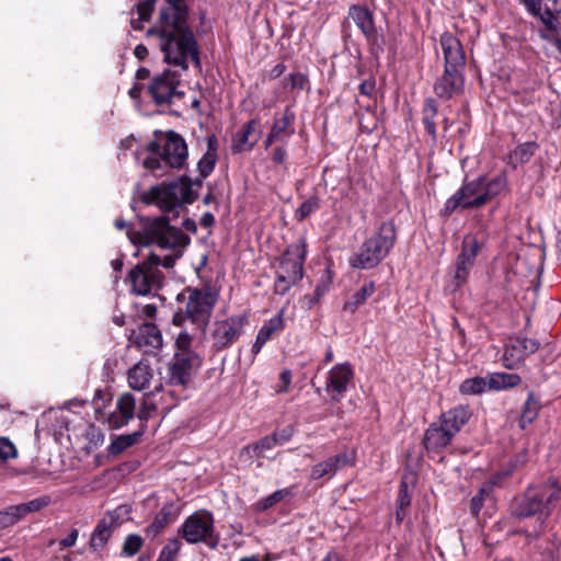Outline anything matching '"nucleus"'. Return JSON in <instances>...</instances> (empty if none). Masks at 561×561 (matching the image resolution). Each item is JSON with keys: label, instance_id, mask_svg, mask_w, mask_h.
Listing matches in <instances>:
<instances>
[{"label": "nucleus", "instance_id": "obj_1", "mask_svg": "<svg viewBox=\"0 0 561 561\" xmlns=\"http://www.w3.org/2000/svg\"><path fill=\"white\" fill-rule=\"evenodd\" d=\"M154 37L169 62L185 66L187 58L196 54L193 33L186 25V9L183 0H167L156 24L148 30Z\"/></svg>", "mask_w": 561, "mask_h": 561}, {"label": "nucleus", "instance_id": "obj_2", "mask_svg": "<svg viewBox=\"0 0 561 561\" xmlns=\"http://www.w3.org/2000/svg\"><path fill=\"white\" fill-rule=\"evenodd\" d=\"M507 186V176L500 173L492 179L479 175L474 179L465 178L460 187L446 199L440 209L442 217H450L457 210H471L484 206L499 196Z\"/></svg>", "mask_w": 561, "mask_h": 561}, {"label": "nucleus", "instance_id": "obj_3", "mask_svg": "<svg viewBox=\"0 0 561 561\" xmlns=\"http://www.w3.org/2000/svg\"><path fill=\"white\" fill-rule=\"evenodd\" d=\"M561 499V486L556 481H547L536 486L528 488L523 494L515 496L511 510L519 518L537 516L539 530L528 534L530 538H538L545 519L556 508Z\"/></svg>", "mask_w": 561, "mask_h": 561}, {"label": "nucleus", "instance_id": "obj_4", "mask_svg": "<svg viewBox=\"0 0 561 561\" xmlns=\"http://www.w3.org/2000/svg\"><path fill=\"white\" fill-rule=\"evenodd\" d=\"M169 219L159 217L148 224L144 233H128L135 244H157L161 250H171L170 254L161 256L162 266L170 268L182 255L183 249L188 243V238L180 229L170 226Z\"/></svg>", "mask_w": 561, "mask_h": 561}, {"label": "nucleus", "instance_id": "obj_5", "mask_svg": "<svg viewBox=\"0 0 561 561\" xmlns=\"http://www.w3.org/2000/svg\"><path fill=\"white\" fill-rule=\"evenodd\" d=\"M149 156L142 165L154 175L161 176L168 168L180 169L187 159V147L184 139L174 131H168L157 137L148 146Z\"/></svg>", "mask_w": 561, "mask_h": 561}, {"label": "nucleus", "instance_id": "obj_6", "mask_svg": "<svg viewBox=\"0 0 561 561\" xmlns=\"http://www.w3.org/2000/svg\"><path fill=\"white\" fill-rule=\"evenodd\" d=\"M397 242V227L392 219L382 221L377 231L367 238L348 260L353 268L371 270L392 251Z\"/></svg>", "mask_w": 561, "mask_h": 561}, {"label": "nucleus", "instance_id": "obj_7", "mask_svg": "<svg viewBox=\"0 0 561 561\" xmlns=\"http://www.w3.org/2000/svg\"><path fill=\"white\" fill-rule=\"evenodd\" d=\"M198 187L199 183L182 178L175 182L151 187L144 194L142 201L148 205H156L163 213H174L173 216L178 217L183 205L195 201Z\"/></svg>", "mask_w": 561, "mask_h": 561}, {"label": "nucleus", "instance_id": "obj_8", "mask_svg": "<svg viewBox=\"0 0 561 561\" xmlns=\"http://www.w3.org/2000/svg\"><path fill=\"white\" fill-rule=\"evenodd\" d=\"M307 256L304 240L289 244L275 265L274 294L284 296L304 277V265Z\"/></svg>", "mask_w": 561, "mask_h": 561}, {"label": "nucleus", "instance_id": "obj_9", "mask_svg": "<svg viewBox=\"0 0 561 561\" xmlns=\"http://www.w3.org/2000/svg\"><path fill=\"white\" fill-rule=\"evenodd\" d=\"M195 49V56L187 58L184 67L175 62H169L165 59V55L163 54L164 61L170 66L179 68V70H172L168 68L162 72L156 73L151 78L150 82L147 84V93L150 95V98L157 105H172L176 104L183 99L184 92L181 89L180 71H184L187 69L190 60L198 64V51L196 46Z\"/></svg>", "mask_w": 561, "mask_h": 561}, {"label": "nucleus", "instance_id": "obj_10", "mask_svg": "<svg viewBox=\"0 0 561 561\" xmlns=\"http://www.w3.org/2000/svg\"><path fill=\"white\" fill-rule=\"evenodd\" d=\"M179 534L187 543L203 542L210 548H215L219 540L213 514L206 510H198L190 515L181 525Z\"/></svg>", "mask_w": 561, "mask_h": 561}, {"label": "nucleus", "instance_id": "obj_11", "mask_svg": "<svg viewBox=\"0 0 561 561\" xmlns=\"http://www.w3.org/2000/svg\"><path fill=\"white\" fill-rule=\"evenodd\" d=\"M160 265L162 266L161 255L151 253L146 261L130 271L129 278L135 294L145 296L161 286L163 274L159 270Z\"/></svg>", "mask_w": 561, "mask_h": 561}, {"label": "nucleus", "instance_id": "obj_12", "mask_svg": "<svg viewBox=\"0 0 561 561\" xmlns=\"http://www.w3.org/2000/svg\"><path fill=\"white\" fill-rule=\"evenodd\" d=\"M348 18L353 20L355 25L364 35L369 46V51L375 56L382 53L386 45V38L376 27L374 13L367 7L352 4L348 8Z\"/></svg>", "mask_w": 561, "mask_h": 561}, {"label": "nucleus", "instance_id": "obj_13", "mask_svg": "<svg viewBox=\"0 0 561 561\" xmlns=\"http://www.w3.org/2000/svg\"><path fill=\"white\" fill-rule=\"evenodd\" d=\"M483 247V241L478 234L469 233L463 237L461 251L456 260L455 282L461 286L468 279L469 273L476 263V259Z\"/></svg>", "mask_w": 561, "mask_h": 561}, {"label": "nucleus", "instance_id": "obj_14", "mask_svg": "<svg viewBox=\"0 0 561 561\" xmlns=\"http://www.w3.org/2000/svg\"><path fill=\"white\" fill-rule=\"evenodd\" d=\"M216 300V294L210 290L192 291L186 305V318L199 329H204Z\"/></svg>", "mask_w": 561, "mask_h": 561}, {"label": "nucleus", "instance_id": "obj_15", "mask_svg": "<svg viewBox=\"0 0 561 561\" xmlns=\"http://www.w3.org/2000/svg\"><path fill=\"white\" fill-rule=\"evenodd\" d=\"M201 365V358L195 353H178L169 368L170 383L186 386Z\"/></svg>", "mask_w": 561, "mask_h": 561}, {"label": "nucleus", "instance_id": "obj_16", "mask_svg": "<svg viewBox=\"0 0 561 561\" xmlns=\"http://www.w3.org/2000/svg\"><path fill=\"white\" fill-rule=\"evenodd\" d=\"M465 87V70L444 68L433 85V91L438 99L450 100L462 93Z\"/></svg>", "mask_w": 561, "mask_h": 561}, {"label": "nucleus", "instance_id": "obj_17", "mask_svg": "<svg viewBox=\"0 0 561 561\" xmlns=\"http://www.w3.org/2000/svg\"><path fill=\"white\" fill-rule=\"evenodd\" d=\"M524 5L528 13L539 18L543 25L560 27L561 0H524Z\"/></svg>", "mask_w": 561, "mask_h": 561}, {"label": "nucleus", "instance_id": "obj_18", "mask_svg": "<svg viewBox=\"0 0 561 561\" xmlns=\"http://www.w3.org/2000/svg\"><path fill=\"white\" fill-rule=\"evenodd\" d=\"M353 377V368L347 362L336 364L330 369L325 390L332 392L333 401L339 402L343 398Z\"/></svg>", "mask_w": 561, "mask_h": 561}, {"label": "nucleus", "instance_id": "obj_19", "mask_svg": "<svg viewBox=\"0 0 561 561\" xmlns=\"http://www.w3.org/2000/svg\"><path fill=\"white\" fill-rule=\"evenodd\" d=\"M439 44L444 55V68L465 70L466 53L461 42L451 33L440 35Z\"/></svg>", "mask_w": 561, "mask_h": 561}, {"label": "nucleus", "instance_id": "obj_20", "mask_svg": "<svg viewBox=\"0 0 561 561\" xmlns=\"http://www.w3.org/2000/svg\"><path fill=\"white\" fill-rule=\"evenodd\" d=\"M454 437L453 433L437 421L425 431L422 443L428 454H438L451 443Z\"/></svg>", "mask_w": 561, "mask_h": 561}, {"label": "nucleus", "instance_id": "obj_21", "mask_svg": "<svg viewBox=\"0 0 561 561\" xmlns=\"http://www.w3.org/2000/svg\"><path fill=\"white\" fill-rule=\"evenodd\" d=\"M136 399L129 393L125 392L116 401V410L113 411L107 417V424L111 428H121L128 424L135 416Z\"/></svg>", "mask_w": 561, "mask_h": 561}, {"label": "nucleus", "instance_id": "obj_22", "mask_svg": "<svg viewBox=\"0 0 561 561\" xmlns=\"http://www.w3.org/2000/svg\"><path fill=\"white\" fill-rule=\"evenodd\" d=\"M351 462L352 461L347 453H340L325 459L322 462L312 466L310 469V479L319 480L327 476L333 477L337 470L347 465H351Z\"/></svg>", "mask_w": 561, "mask_h": 561}, {"label": "nucleus", "instance_id": "obj_23", "mask_svg": "<svg viewBox=\"0 0 561 561\" xmlns=\"http://www.w3.org/2000/svg\"><path fill=\"white\" fill-rule=\"evenodd\" d=\"M471 415L469 407L457 405L444 412L438 421L455 436L467 424Z\"/></svg>", "mask_w": 561, "mask_h": 561}, {"label": "nucleus", "instance_id": "obj_24", "mask_svg": "<svg viewBox=\"0 0 561 561\" xmlns=\"http://www.w3.org/2000/svg\"><path fill=\"white\" fill-rule=\"evenodd\" d=\"M136 342L145 352H151L162 346V335L153 323H144L137 332Z\"/></svg>", "mask_w": 561, "mask_h": 561}, {"label": "nucleus", "instance_id": "obj_25", "mask_svg": "<svg viewBox=\"0 0 561 561\" xmlns=\"http://www.w3.org/2000/svg\"><path fill=\"white\" fill-rule=\"evenodd\" d=\"M294 121V116L286 111L282 117L275 119L271 133L264 140L265 148H268L273 142H285L293 135L294 130H289Z\"/></svg>", "mask_w": 561, "mask_h": 561}, {"label": "nucleus", "instance_id": "obj_26", "mask_svg": "<svg viewBox=\"0 0 561 561\" xmlns=\"http://www.w3.org/2000/svg\"><path fill=\"white\" fill-rule=\"evenodd\" d=\"M153 377V370L146 362L135 364L128 370V385L134 390H144Z\"/></svg>", "mask_w": 561, "mask_h": 561}, {"label": "nucleus", "instance_id": "obj_27", "mask_svg": "<svg viewBox=\"0 0 561 561\" xmlns=\"http://www.w3.org/2000/svg\"><path fill=\"white\" fill-rule=\"evenodd\" d=\"M376 291L375 282L369 280L365 282L363 286L356 290L348 300L343 304V311L353 314L357 311V309L363 306L369 297H371Z\"/></svg>", "mask_w": 561, "mask_h": 561}, {"label": "nucleus", "instance_id": "obj_28", "mask_svg": "<svg viewBox=\"0 0 561 561\" xmlns=\"http://www.w3.org/2000/svg\"><path fill=\"white\" fill-rule=\"evenodd\" d=\"M438 114V105L433 98H426L422 107V122L424 128L432 141L436 144L437 141V131H436V116Z\"/></svg>", "mask_w": 561, "mask_h": 561}, {"label": "nucleus", "instance_id": "obj_29", "mask_svg": "<svg viewBox=\"0 0 561 561\" xmlns=\"http://www.w3.org/2000/svg\"><path fill=\"white\" fill-rule=\"evenodd\" d=\"M121 513L127 514V510L125 507H118L113 513H111L108 517L103 518L99 523L92 537V541L94 545H103L107 541L113 531L114 515L118 517Z\"/></svg>", "mask_w": 561, "mask_h": 561}, {"label": "nucleus", "instance_id": "obj_30", "mask_svg": "<svg viewBox=\"0 0 561 561\" xmlns=\"http://www.w3.org/2000/svg\"><path fill=\"white\" fill-rule=\"evenodd\" d=\"M526 358L522 351L519 340L510 339L505 344L502 362L503 365L508 369L517 368Z\"/></svg>", "mask_w": 561, "mask_h": 561}, {"label": "nucleus", "instance_id": "obj_31", "mask_svg": "<svg viewBox=\"0 0 561 561\" xmlns=\"http://www.w3.org/2000/svg\"><path fill=\"white\" fill-rule=\"evenodd\" d=\"M238 331L231 321H220L215 323L213 332L214 343L218 347H224L234 341Z\"/></svg>", "mask_w": 561, "mask_h": 561}, {"label": "nucleus", "instance_id": "obj_32", "mask_svg": "<svg viewBox=\"0 0 561 561\" xmlns=\"http://www.w3.org/2000/svg\"><path fill=\"white\" fill-rule=\"evenodd\" d=\"M540 411V402L536 398L534 391H529L526 401L522 407V415L518 425L522 430L527 428L538 416Z\"/></svg>", "mask_w": 561, "mask_h": 561}, {"label": "nucleus", "instance_id": "obj_33", "mask_svg": "<svg viewBox=\"0 0 561 561\" xmlns=\"http://www.w3.org/2000/svg\"><path fill=\"white\" fill-rule=\"evenodd\" d=\"M332 282L333 273L329 267H327L317 283L313 294L305 296V299L309 302V307L319 302V300L330 290Z\"/></svg>", "mask_w": 561, "mask_h": 561}, {"label": "nucleus", "instance_id": "obj_34", "mask_svg": "<svg viewBox=\"0 0 561 561\" xmlns=\"http://www.w3.org/2000/svg\"><path fill=\"white\" fill-rule=\"evenodd\" d=\"M522 382V378L517 374L497 373L489 377V389L502 390L514 388Z\"/></svg>", "mask_w": 561, "mask_h": 561}, {"label": "nucleus", "instance_id": "obj_35", "mask_svg": "<svg viewBox=\"0 0 561 561\" xmlns=\"http://www.w3.org/2000/svg\"><path fill=\"white\" fill-rule=\"evenodd\" d=\"M489 389V379L483 377H473L463 380L459 386L461 394H480Z\"/></svg>", "mask_w": 561, "mask_h": 561}, {"label": "nucleus", "instance_id": "obj_36", "mask_svg": "<svg viewBox=\"0 0 561 561\" xmlns=\"http://www.w3.org/2000/svg\"><path fill=\"white\" fill-rule=\"evenodd\" d=\"M156 0H141L137 4L138 19H131L130 24L134 30H141V23L150 20Z\"/></svg>", "mask_w": 561, "mask_h": 561}, {"label": "nucleus", "instance_id": "obj_37", "mask_svg": "<svg viewBox=\"0 0 561 561\" xmlns=\"http://www.w3.org/2000/svg\"><path fill=\"white\" fill-rule=\"evenodd\" d=\"M321 199L317 194H312L309 196L296 210V218L298 220H305L308 218L311 214L316 213L320 209Z\"/></svg>", "mask_w": 561, "mask_h": 561}, {"label": "nucleus", "instance_id": "obj_38", "mask_svg": "<svg viewBox=\"0 0 561 561\" xmlns=\"http://www.w3.org/2000/svg\"><path fill=\"white\" fill-rule=\"evenodd\" d=\"M170 511L163 507L154 517L152 523L146 528L148 537H157L162 529L169 524Z\"/></svg>", "mask_w": 561, "mask_h": 561}, {"label": "nucleus", "instance_id": "obj_39", "mask_svg": "<svg viewBox=\"0 0 561 561\" xmlns=\"http://www.w3.org/2000/svg\"><path fill=\"white\" fill-rule=\"evenodd\" d=\"M538 149V145L534 141H527L518 145L512 152V157L519 163L528 162Z\"/></svg>", "mask_w": 561, "mask_h": 561}, {"label": "nucleus", "instance_id": "obj_40", "mask_svg": "<svg viewBox=\"0 0 561 561\" xmlns=\"http://www.w3.org/2000/svg\"><path fill=\"white\" fill-rule=\"evenodd\" d=\"M283 311H279L277 314H275L267 322L264 323V325L260 329L257 334L265 337L266 340H270L276 331L283 329Z\"/></svg>", "mask_w": 561, "mask_h": 561}, {"label": "nucleus", "instance_id": "obj_41", "mask_svg": "<svg viewBox=\"0 0 561 561\" xmlns=\"http://www.w3.org/2000/svg\"><path fill=\"white\" fill-rule=\"evenodd\" d=\"M182 548V542L178 538L170 539L160 551L157 561H176L178 554Z\"/></svg>", "mask_w": 561, "mask_h": 561}, {"label": "nucleus", "instance_id": "obj_42", "mask_svg": "<svg viewBox=\"0 0 561 561\" xmlns=\"http://www.w3.org/2000/svg\"><path fill=\"white\" fill-rule=\"evenodd\" d=\"M24 518L19 505H12L0 512V527L5 528Z\"/></svg>", "mask_w": 561, "mask_h": 561}, {"label": "nucleus", "instance_id": "obj_43", "mask_svg": "<svg viewBox=\"0 0 561 561\" xmlns=\"http://www.w3.org/2000/svg\"><path fill=\"white\" fill-rule=\"evenodd\" d=\"M216 163V151L211 146V139H209L208 150L198 162V170L201 174L206 178L214 170Z\"/></svg>", "mask_w": 561, "mask_h": 561}, {"label": "nucleus", "instance_id": "obj_44", "mask_svg": "<svg viewBox=\"0 0 561 561\" xmlns=\"http://www.w3.org/2000/svg\"><path fill=\"white\" fill-rule=\"evenodd\" d=\"M290 493H291V491L288 488L276 490L267 497L257 502L255 504V508L257 511H265V510L274 506L276 503L280 502L285 496H288Z\"/></svg>", "mask_w": 561, "mask_h": 561}, {"label": "nucleus", "instance_id": "obj_45", "mask_svg": "<svg viewBox=\"0 0 561 561\" xmlns=\"http://www.w3.org/2000/svg\"><path fill=\"white\" fill-rule=\"evenodd\" d=\"M511 476V470L495 472L486 483L481 486V493H491L494 486H502Z\"/></svg>", "mask_w": 561, "mask_h": 561}, {"label": "nucleus", "instance_id": "obj_46", "mask_svg": "<svg viewBox=\"0 0 561 561\" xmlns=\"http://www.w3.org/2000/svg\"><path fill=\"white\" fill-rule=\"evenodd\" d=\"M135 443V437L130 435H122L116 437L110 445L108 451L112 455H117L130 447Z\"/></svg>", "mask_w": 561, "mask_h": 561}, {"label": "nucleus", "instance_id": "obj_47", "mask_svg": "<svg viewBox=\"0 0 561 561\" xmlns=\"http://www.w3.org/2000/svg\"><path fill=\"white\" fill-rule=\"evenodd\" d=\"M144 543L142 538L139 535H128L124 541L123 551L127 556L136 554Z\"/></svg>", "mask_w": 561, "mask_h": 561}, {"label": "nucleus", "instance_id": "obj_48", "mask_svg": "<svg viewBox=\"0 0 561 561\" xmlns=\"http://www.w3.org/2000/svg\"><path fill=\"white\" fill-rule=\"evenodd\" d=\"M49 503L48 499L46 497H38L34 499L27 503L19 504L20 511L22 512V515L25 517L27 514L33 512H38L39 510L47 506Z\"/></svg>", "mask_w": 561, "mask_h": 561}, {"label": "nucleus", "instance_id": "obj_49", "mask_svg": "<svg viewBox=\"0 0 561 561\" xmlns=\"http://www.w3.org/2000/svg\"><path fill=\"white\" fill-rule=\"evenodd\" d=\"M18 456L14 444L7 437H0V460L7 461Z\"/></svg>", "mask_w": 561, "mask_h": 561}, {"label": "nucleus", "instance_id": "obj_50", "mask_svg": "<svg viewBox=\"0 0 561 561\" xmlns=\"http://www.w3.org/2000/svg\"><path fill=\"white\" fill-rule=\"evenodd\" d=\"M156 409H157V405L152 400V396H146L137 415H138L139 420L146 421L149 417H151L152 412Z\"/></svg>", "mask_w": 561, "mask_h": 561}, {"label": "nucleus", "instance_id": "obj_51", "mask_svg": "<svg viewBox=\"0 0 561 561\" xmlns=\"http://www.w3.org/2000/svg\"><path fill=\"white\" fill-rule=\"evenodd\" d=\"M515 339L519 340L522 351L526 357L536 353L539 350L540 343L538 340L527 339V337H515Z\"/></svg>", "mask_w": 561, "mask_h": 561}, {"label": "nucleus", "instance_id": "obj_52", "mask_svg": "<svg viewBox=\"0 0 561 561\" xmlns=\"http://www.w3.org/2000/svg\"><path fill=\"white\" fill-rule=\"evenodd\" d=\"M293 374L290 369H283L279 374V385L276 389L277 393H286L291 385Z\"/></svg>", "mask_w": 561, "mask_h": 561}, {"label": "nucleus", "instance_id": "obj_53", "mask_svg": "<svg viewBox=\"0 0 561 561\" xmlns=\"http://www.w3.org/2000/svg\"><path fill=\"white\" fill-rule=\"evenodd\" d=\"M411 504V495L408 492V484L405 481H401L399 493L397 497V505L400 507H409Z\"/></svg>", "mask_w": 561, "mask_h": 561}, {"label": "nucleus", "instance_id": "obj_54", "mask_svg": "<svg viewBox=\"0 0 561 561\" xmlns=\"http://www.w3.org/2000/svg\"><path fill=\"white\" fill-rule=\"evenodd\" d=\"M175 344L180 353H191L192 337L187 332H181L176 337Z\"/></svg>", "mask_w": 561, "mask_h": 561}, {"label": "nucleus", "instance_id": "obj_55", "mask_svg": "<svg viewBox=\"0 0 561 561\" xmlns=\"http://www.w3.org/2000/svg\"><path fill=\"white\" fill-rule=\"evenodd\" d=\"M291 89L302 90L307 83V77L300 72L290 73L287 78Z\"/></svg>", "mask_w": 561, "mask_h": 561}, {"label": "nucleus", "instance_id": "obj_56", "mask_svg": "<svg viewBox=\"0 0 561 561\" xmlns=\"http://www.w3.org/2000/svg\"><path fill=\"white\" fill-rule=\"evenodd\" d=\"M273 435L276 438L277 445H282V444L288 442L293 437L294 427L291 425H287V426L283 427L282 430L274 432Z\"/></svg>", "mask_w": 561, "mask_h": 561}, {"label": "nucleus", "instance_id": "obj_57", "mask_svg": "<svg viewBox=\"0 0 561 561\" xmlns=\"http://www.w3.org/2000/svg\"><path fill=\"white\" fill-rule=\"evenodd\" d=\"M376 92V80L374 78H369L364 80L359 84V94L367 98H373Z\"/></svg>", "mask_w": 561, "mask_h": 561}, {"label": "nucleus", "instance_id": "obj_58", "mask_svg": "<svg viewBox=\"0 0 561 561\" xmlns=\"http://www.w3.org/2000/svg\"><path fill=\"white\" fill-rule=\"evenodd\" d=\"M545 28L542 30H539V35L542 39H545L547 43H549L550 46L553 45V39H558L559 37L557 36V32L559 31L560 27H550V26H546L543 25Z\"/></svg>", "mask_w": 561, "mask_h": 561}, {"label": "nucleus", "instance_id": "obj_59", "mask_svg": "<svg viewBox=\"0 0 561 561\" xmlns=\"http://www.w3.org/2000/svg\"><path fill=\"white\" fill-rule=\"evenodd\" d=\"M276 445H277L276 438L272 434V435H267V436L263 437L257 444H255L254 450L263 451V450L271 449Z\"/></svg>", "mask_w": 561, "mask_h": 561}, {"label": "nucleus", "instance_id": "obj_60", "mask_svg": "<svg viewBox=\"0 0 561 561\" xmlns=\"http://www.w3.org/2000/svg\"><path fill=\"white\" fill-rule=\"evenodd\" d=\"M486 494L488 493H481V490H480L479 493L471 499L470 510H471L472 514H474V515L479 514V512L483 505L484 495H486Z\"/></svg>", "mask_w": 561, "mask_h": 561}, {"label": "nucleus", "instance_id": "obj_61", "mask_svg": "<svg viewBox=\"0 0 561 561\" xmlns=\"http://www.w3.org/2000/svg\"><path fill=\"white\" fill-rule=\"evenodd\" d=\"M78 530L72 529L68 536L59 541V546L61 549L73 547L78 540Z\"/></svg>", "mask_w": 561, "mask_h": 561}, {"label": "nucleus", "instance_id": "obj_62", "mask_svg": "<svg viewBox=\"0 0 561 561\" xmlns=\"http://www.w3.org/2000/svg\"><path fill=\"white\" fill-rule=\"evenodd\" d=\"M287 151L283 147H276L273 150L272 160L277 164H283L286 161Z\"/></svg>", "mask_w": 561, "mask_h": 561}, {"label": "nucleus", "instance_id": "obj_63", "mask_svg": "<svg viewBox=\"0 0 561 561\" xmlns=\"http://www.w3.org/2000/svg\"><path fill=\"white\" fill-rule=\"evenodd\" d=\"M285 69H286V67H285V65H284V64H282V62H279V64L275 65V66L272 68L271 72H270V77H271L272 79H276V78H278L279 76H282V75L284 73Z\"/></svg>", "mask_w": 561, "mask_h": 561}, {"label": "nucleus", "instance_id": "obj_64", "mask_svg": "<svg viewBox=\"0 0 561 561\" xmlns=\"http://www.w3.org/2000/svg\"><path fill=\"white\" fill-rule=\"evenodd\" d=\"M268 340H266L265 337L261 336L260 334L256 335V340L252 346V353L253 354H257L262 346L267 342Z\"/></svg>", "mask_w": 561, "mask_h": 561}]
</instances>
